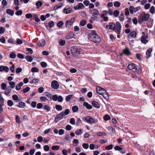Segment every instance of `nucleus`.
Segmentation results:
<instances>
[{
    "label": "nucleus",
    "instance_id": "1",
    "mask_svg": "<svg viewBox=\"0 0 155 155\" xmlns=\"http://www.w3.org/2000/svg\"><path fill=\"white\" fill-rule=\"evenodd\" d=\"M88 38H90L91 40L95 43H98L101 41L100 36L95 32L92 31L88 35Z\"/></svg>",
    "mask_w": 155,
    "mask_h": 155
},
{
    "label": "nucleus",
    "instance_id": "2",
    "mask_svg": "<svg viewBox=\"0 0 155 155\" xmlns=\"http://www.w3.org/2000/svg\"><path fill=\"white\" fill-rule=\"evenodd\" d=\"M71 51V54L75 57H78L80 54V48L76 46L72 47Z\"/></svg>",
    "mask_w": 155,
    "mask_h": 155
},
{
    "label": "nucleus",
    "instance_id": "3",
    "mask_svg": "<svg viewBox=\"0 0 155 155\" xmlns=\"http://www.w3.org/2000/svg\"><path fill=\"white\" fill-rule=\"evenodd\" d=\"M84 119L86 120V121L89 124L96 123L98 122V120L97 119L94 120L90 116L86 117Z\"/></svg>",
    "mask_w": 155,
    "mask_h": 155
},
{
    "label": "nucleus",
    "instance_id": "4",
    "mask_svg": "<svg viewBox=\"0 0 155 155\" xmlns=\"http://www.w3.org/2000/svg\"><path fill=\"white\" fill-rule=\"evenodd\" d=\"M115 25L114 31L117 32L118 34H120L121 29V26L119 22L117 21Z\"/></svg>",
    "mask_w": 155,
    "mask_h": 155
},
{
    "label": "nucleus",
    "instance_id": "5",
    "mask_svg": "<svg viewBox=\"0 0 155 155\" xmlns=\"http://www.w3.org/2000/svg\"><path fill=\"white\" fill-rule=\"evenodd\" d=\"M51 86L54 89H57L58 88L59 84L57 81L54 80L51 82Z\"/></svg>",
    "mask_w": 155,
    "mask_h": 155
},
{
    "label": "nucleus",
    "instance_id": "6",
    "mask_svg": "<svg viewBox=\"0 0 155 155\" xmlns=\"http://www.w3.org/2000/svg\"><path fill=\"white\" fill-rule=\"evenodd\" d=\"M142 34H143V35L141 37V41L142 43L145 44L148 42V41L146 39L148 38V36L147 35H145V33L144 32H143Z\"/></svg>",
    "mask_w": 155,
    "mask_h": 155
},
{
    "label": "nucleus",
    "instance_id": "7",
    "mask_svg": "<svg viewBox=\"0 0 155 155\" xmlns=\"http://www.w3.org/2000/svg\"><path fill=\"white\" fill-rule=\"evenodd\" d=\"M91 13L92 15L95 17H96L99 15V11L95 9L93 10H90Z\"/></svg>",
    "mask_w": 155,
    "mask_h": 155
},
{
    "label": "nucleus",
    "instance_id": "8",
    "mask_svg": "<svg viewBox=\"0 0 155 155\" xmlns=\"http://www.w3.org/2000/svg\"><path fill=\"white\" fill-rule=\"evenodd\" d=\"M137 33L136 31H133L130 32V34L128 35L127 37L130 38H135L137 37Z\"/></svg>",
    "mask_w": 155,
    "mask_h": 155
},
{
    "label": "nucleus",
    "instance_id": "9",
    "mask_svg": "<svg viewBox=\"0 0 155 155\" xmlns=\"http://www.w3.org/2000/svg\"><path fill=\"white\" fill-rule=\"evenodd\" d=\"M63 117V115L61 112L58 114L56 117L54 121L55 123H57L59 121L61 120Z\"/></svg>",
    "mask_w": 155,
    "mask_h": 155
},
{
    "label": "nucleus",
    "instance_id": "10",
    "mask_svg": "<svg viewBox=\"0 0 155 155\" xmlns=\"http://www.w3.org/2000/svg\"><path fill=\"white\" fill-rule=\"evenodd\" d=\"M96 90L98 93L101 95L105 92L106 91L105 90L99 86L97 87Z\"/></svg>",
    "mask_w": 155,
    "mask_h": 155
},
{
    "label": "nucleus",
    "instance_id": "11",
    "mask_svg": "<svg viewBox=\"0 0 155 155\" xmlns=\"http://www.w3.org/2000/svg\"><path fill=\"white\" fill-rule=\"evenodd\" d=\"M9 70L8 67L6 66H0V71L2 72L4 71L6 72H8Z\"/></svg>",
    "mask_w": 155,
    "mask_h": 155
},
{
    "label": "nucleus",
    "instance_id": "12",
    "mask_svg": "<svg viewBox=\"0 0 155 155\" xmlns=\"http://www.w3.org/2000/svg\"><path fill=\"white\" fill-rule=\"evenodd\" d=\"M152 51V49L150 48L148 49L146 52V58H148L151 56V52Z\"/></svg>",
    "mask_w": 155,
    "mask_h": 155
},
{
    "label": "nucleus",
    "instance_id": "13",
    "mask_svg": "<svg viewBox=\"0 0 155 155\" xmlns=\"http://www.w3.org/2000/svg\"><path fill=\"white\" fill-rule=\"evenodd\" d=\"M136 65L133 63H130L128 65L127 68L128 69L130 70H132L134 68H136Z\"/></svg>",
    "mask_w": 155,
    "mask_h": 155
},
{
    "label": "nucleus",
    "instance_id": "14",
    "mask_svg": "<svg viewBox=\"0 0 155 155\" xmlns=\"http://www.w3.org/2000/svg\"><path fill=\"white\" fill-rule=\"evenodd\" d=\"M84 7V6L83 4L81 3H80L78 5L74 7V9L75 10H78L80 8H83Z\"/></svg>",
    "mask_w": 155,
    "mask_h": 155
},
{
    "label": "nucleus",
    "instance_id": "15",
    "mask_svg": "<svg viewBox=\"0 0 155 155\" xmlns=\"http://www.w3.org/2000/svg\"><path fill=\"white\" fill-rule=\"evenodd\" d=\"M73 23V22H71V21L69 20L67 21L66 23V27L68 29H70Z\"/></svg>",
    "mask_w": 155,
    "mask_h": 155
},
{
    "label": "nucleus",
    "instance_id": "16",
    "mask_svg": "<svg viewBox=\"0 0 155 155\" xmlns=\"http://www.w3.org/2000/svg\"><path fill=\"white\" fill-rule=\"evenodd\" d=\"M123 53L127 55H129L130 54L129 49L128 48L126 47L123 51Z\"/></svg>",
    "mask_w": 155,
    "mask_h": 155
},
{
    "label": "nucleus",
    "instance_id": "17",
    "mask_svg": "<svg viewBox=\"0 0 155 155\" xmlns=\"http://www.w3.org/2000/svg\"><path fill=\"white\" fill-rule=\"evenodd\" d=\"M83 105L85 106L86 108L88 109H91L92 108V106L87 102H84Z\"/></svg>",
    "mask_w": 155,
    "mask_h": 155
},
{
    "label": "nucleus",
    "instance_id": "18",
    "mask_svg": "<svg viewBox=\"0 0 155 155\" xmlns=\"http://www.w3.org/2000/svg\"><path fill=\"white\" fill-rule=\"evenodd\" d=\"M72 10V8L71 7H69L67 8H64L63 10V11L64 13L66 14H67L70 13Z\"/></svg>",
    "mask_w": 155,
    "mask_h": 155
},
{
    "label": "nucleus",
    "instance_id": "19",
    "mask_svg": "<svg viewBox=\"0 0 155 155\" xmlns=\"http://www.w3.org/2000/svg\"><path fill=\"white\" fill-rule=\"evenodd\" d=\"M92 105L94 107L97 108H99L100 107V106L99 103L97 101H94L92 102Z\"/></svg>",
    "mask_w": 155,
    "mask_h": 155
},
{
    "label": "nucleus",
    "instance_id": "20",
    "mask_svg": "<svg viewBox=\"0 0 155 155\" xmlns=\"http://www.w3.org/2000/svg\"><path fill=\"white\" fill-rule=\"evenodd\" d=\"M74 35V34L73 33L70 32L66 36V38L67 39H69L73 38Z\"/></svg>",
    "mask_w": 155,
    "mask_h": 155
},
{
    "label": "nucleus",
    "instance_id": "21",
    "mask_svg": "<svg viewBox=\"0 0 155 155\" xmlns=\"http://www.w3.org/2000/svg\"><path fill=\"white\" fill-rule=\"evenodd\" d=\"M23 85V82H20L19 84L17 85L16 86L15 89L17 91H19L20 90L21 87Z\"/></svg>",
    "mask_w": 155,
    "mask_h": 155
},
{
    "label": "nucleus",
    "instance_id": "22",
    "mask_svg": "<svg viewBox=\"0 0 155 155\" xmlns=\"http://www.w3.org/2000/svg\"><path fill=\"white\" fill-rule=\"evenodd\" d=\"M25 104L22 101H21L19 102L16 106L19 108H23V107H25Z\"/></svg>",
    "mask_w": 155,
    "mask_h": 155
},
{
    "label": "nucleus",
    "instance_id": "23",
    "mask_svg": "<svg viewBox=\"0 0 155 155\" xmlns=\"http://www.w3.org/2000/svg\"><path fill=\"white\" fill-rule=\"evenodd\" d=\"M12 98L13 99L15 100L16 102H18L20 101V100L18 98V96L16 95H13L12 96Z\"/></svg>",
    "mask_w": 155,
    "mask_h": 155
},
{
    "label": "nucleus",
    "instance_id": "24",
    "mask_svg": "<svg viewBox=\"0 0 155 155\" xmlns=\"http://www.w3.org/2000/svg\"><path fill=\"white\" fill-rule=\"evenodd\" d=\"M39 81V79L38 78H34L31 81H30V83L31 84H34L38 83Z\"/></svg>",
    "mask_w": 155,
    "mask_h": 155
},
{
    "label": "nucleus",
    "instance_id": "25",
    "mask_svg": "<svg viewBox=\"0 0 155 155\" xmlns=\"http://www.w3.org/2000/svg\"><path fill=\"white\" fill-rule=\"evenodd\" d=\"M73 95L72 94H69L66 96L65 98L66 102H68L73 97Z\"/></svg>",
    "mask_w": 155,
    "mask_h": 155
},
{
    "label": "nucleus",
    "instance_id": "26",
    "mask_svg": "<svg viewBox=\"0 0 155 155\" xmlns=\"http://www.w3.org/2000/svg\"><path fill=\"white\" fill-rule=\"evenodd\" d=\"M72 109L73 112H76L78 111L79 108L78 106L74 105L72 107Z\"/></svg>",
    "mask_w": 155,
    "mask_h": 155
},
{
    "label": "nucleus",
    "instance_id": "27",
    "mask_svg": "<svg viewBox=\"0 0 155 155\" xmlns=\"http://www.w3.org/2000/svg\"><path fill=\"white\" fill-rule=\"evenodd\" d=\"M6 13L11 16H13L14 14V11L11 9H7L6 10Z\"/></svg>",
    "mask_w": 155,
    "mask_h": 155
},
{
    "label": "nucleus",
    "instance_id": "28",
    "mask_svg": "<svg viewBox=\"0 0 155 155\" xmlns=\"http://www.w3.org/2000/svg\"><path fill=\"white\" fill-rule=\"evenodd\" d=\"M110 27L109 28L110 29L114 30L115 27V24L113 22H111L109 24Z\"/></svg>",
    "mask_w": 155,
    "mask_h": 155
},
{
    "label": "nucleus",
    "instance_id": "29",
    "mask_svg": "<svg viewBox=\"0 0 155 155\" xmlns=\"http://www.w3.org/2000/svg\"><path fill=\"white\" fill-rule=\"evenodd\" d=\"M45 41L44 39H42L39 41V45L41 47L44 46L45 45Z\"/></svg>",
    "mask_w": 155,
    "mask_h": 155
},
{
    "label": "nucleus",
    "instance_id": "30",
    "mask_svg": "<svg viewBox=\"0 0 155 155\" xmlns=\"http://www.w3.org/2000/svg\"><path fill=\"white\" fill-rule=\"evenodd\" d=\"M119 20L121 21H123L124 20V15L123 12L121 13V14L119 17Z\"/></svg>",
    "mask_w": 155,
    "mask_h": 155
},
{
    "label": "nucleus",
    "instance_id": "31",
    "mask_svg": "<svg viewBox=\"0 0 155 155\" xmlns=\"http://www.w3.org/2000/svg\"><path fill=\"white\" fill-rule=\"evenodd\" d=\"M150 17V15L148 14H144L143 17L144 20L146 21H147Z\"/></svg>",
    "mask_w": 155,
    "mask_h": 155
},
{
    "label": "nucleus",
    "instance_id": "32",
    "mask_svg": "<svg viewBox=\"0 0 155 155\" xmlns=\"http://www.w3.org/2000/svg\"><path fill=\"white\" fill-rule=\"evenodd\" d=\"M70 112V111L68 109H66L64 111H62L61 112L63 115H68Z\"/></svg>",
    "mask_w": 155,
    "mask_h": 155
},
{
    "label": "nucleus",
    "instance_id": "33",
    "mask_svg": "<svg viewBox=\"0 0 155 155\" xmlns=\"http://www.w3.org/2000/svg\"><path fill=\"white\" fill-rule=\"evenodd\" d=\"M55 108L58 111H61L62 110V107L61 105H55Z\"/></svg>",
    "mask_w": 155,
    "mask_h": 155
},
{
    "label": "nucleus",
    "instance_id": "34",
    "mask_svg": "<svg viewBox=\"0 0 155 155\" xmlns=\"http://www.w3.org/2000/svg\"><path fill=\"white\" fill-rule=\"evenodd\" d=\"M9 84L12 89L14 88L15 87V83L13 81H10L9 82Z\"/></svg>",
    "mask_w": 155,
    "mask_h": 155
},
{
    "label": "nucleus",
    "instance_id": "35",
    "mask_svg": "<svg viewBox=\"0 0 155 155\" xmlns=\"http://www.w3.org/2000/svg\"><path fill=\"white\" fill-rule=\"evenodd\" d=\"M11 89L9 87H8L6 89L5 91V94L6 95H8L11 92Z\"/></svg>",
    "mask_w": 155,
    "mask_h": 155
},
{
    "label": "nucleus",
    "instance_id": "36",
    "mask_svg": "<svg viewBox=\"0 0 155 155\" xmlns=\"http://www.w3.org/2000/svg\"><path fill=\"white\" fill-rule=\"evenodd\" d=\"M25 58L27 61L31 62L32 61L33 58L32 57L29 56H26L25 57Z\"/></svg>",
    "mask_w": 155,
    "mask_h": 155
},
{
    "label": "nucleus",
    "instance_id": "37",
    "mask_svg": "<svg viewBox=\"0 0 155 155\" xmlns=\"http://www.w3.org/2000/svg\"><path fill=\"white\" fill-rule=\"evenodd\" d=\"M31 71L32 72H39V70L36 67H34L32 68L31 70Z\"/></svg>",
    "mask_w": 155,
    "mask_h": 155
},
{
    "label": "nucleus",
    "instance_id": "38",
    "mask_svg": "<svg viewBox=\"0 0 155 155\" xmlns=\"http://www.w3.org/2000/svg\"><path fill=\"white\" fill-rule=\"evenodd\" d=\"M150 13L152 14H153L154 13L155 11V9L154 6H152L151 7L150 9Z\"/></svg>",
    "mask_w": 155,
    "mask_h": 155
},
{
    "label": "nucleus",
    "instance_id": "39",
    "mask_svg": "<svg viewBox=\"0 0 155 155\" xmlns=\"http://www.w3.org/2000/svg\"><path fill=\"white\" fill-rule=\"evenodd\" d=\"M15 120L16 123L18 124H20L21 122L20 118L18 115H17L16 116Z\"/></svg>",
    "mask_w": 155,
    "mask_h": 155
},
{
    "label": "nucleus",
    "instance_id": "40",
    "mask_svg": "<svg viewBox=\"0 0 155 155\" xmlns=\"http://www.w3.org/2000/svg\"><path fill=\"white\" fill-rule=\"evenodd\" d=\"M16 57V54L15 53L12 52L10 54V57L12 59H14Z\"/></svg>",
    "mask_w": 155,
    "mask_h": 155
},
{
    "label": "nucleus",
    "instance_id": "41",
    "mask_svg": "<svg viewBox=\"0 0 155 155\" xmlns=\"http://www.w3.org/2000/svg\"><path fill=\"white\" fill-rule=\"evenodd\" d=\"M113 145L112 144H110L108 146H107L105 147V149L106 150H110L112 149Z\"/></svg>",
    "mask_w": 155,
    "mask_h": 155
},
{
    "label": "nucleus",
    "instance_id": "42",
    "mask_svg": "<svg viewBox=\"0 0 155 155\" xmlns=\"http://www.w3.org/2000/svg\"><path fill=\"white\" fill-rule=\"evenodd\" d=\"M22 14V11L21 10H20L17 11L15 13L17 15H21Z\"/></svg>",
    "mask_w": 155,
    "mask_h": 155
},
{
    "label": "nucleus",
    "instance_id": "43",
    "mask_svg": "<svg viewBox=\"0 0 155 155\" xmlns=\"http://www.w3.org/2000/svg\"><path fill=\"white\" fill-rule=\"evenodd\" d=\"M82 130L80 129L76 131L75 133L77 135H80L82 134Z\"/></svg>",
    "mask_w": 155,
    "mask_h": 155
},
{
    "label": "nucleus",
    "instance_id": "44",
    "mask_svg": "<svg viewBox=\"0 0 155 155\" xmlns=\"http://www.w3.org/2000/svg\"><path fill=\"white\" fill-rule=\"evenodd\" d=\"M42 5V2L40 1H38L36 3V5L38 7V8L39 7L41 6Z\"/></svg>",
    "mask_w": 155,
    "mask_h": 155
},
{
    "label": "nucleus",
    "instance_id": "45",
    "mask_svg": "<svg viewBox=\"0 0 155 155\" xmlns=\"http://www.w3.org/2000/svg\"><path fill=\"white\" fill-rule=\"evenodd\" d=\"M44 109L47 110V112L50 110L51 108L48 105H45L44 106Z\"/></svg>",
    "mask_w": 155,
    "mask_h": 155
},
{
    "label": "nucleus",
    "instance_id": "46",
    "mask_svg": "<svg viewBox=\"0 0 155 155\" xmlns=\"http://www.w3.org/2000/svg\"><path fill=\"white\" fill-rule=\"evenodd\" d=\"M7 104L9 107H11L13 105V103L11 100H8L7 101Z\"/></svg>",
    "mask_w": 155,
    "mask_h": 155
},
{
    "label": "nucleus",
    "instance_id": "47",
    "mask_svg": "<svg viewBox=\"0 0 155 155\" xmlns=\"http://www.w3.org/2000/svg\"><path fill=\"white\" fill-rule=\"evenodd\" d=\"M114 6L116 7H119L120 5V3L118 1H116L114 2Z\"/></svg>",
    "mask_w": 155,
    "mask_h": 155
},
{
    "label": "nucleus",
    "instance_id": "48",
    "mask_svg": "<svg viewBox=\"0 0 155 155\" xmlns=\"http://www.w3.org/2000/svg\"><path fill=\"white\" fill-rule=\"evenodd\" d=\"M59 44L61 46H64L65 44V41L64 40L60 39L59 40Z\"/></svg>",
    "mask_w": 155,
    "mask_h": 155
},
{
    "label": "nucleus",
    "instance_id": "49",
    "mask_svg": "<svg viewBox=\"0 0 155 155\" xmlns=\"http://www.w3.org/2000/svg\"><path fill=\"white\" fill-rule=\"evenodd\" d=\"M134 7L132 6H130V7L129 10L131 14H133L134 12Z\"/></svg>",
    "mask_w": 155,
    "mask_h": 155
},
{
    "label": "nucleus",
    "instance_id": "50",
    "mask_svg": "<svg viewBox=\"0 0 155 155\" xmlns=\"http://www.w3.org/2000/svg\"><path fill=\"white\" fill-rule=\"evenodd\" d=\"M44 149L45 151H48L50 149L49 146L48 145H45L44 146Z\"/></svg>",
    "mask_w": 155,
    "mask_h": 155
},
{
    "label": "nucleus",
    "instance_id": "51",
    "mask_svg": "<svg viewBox=\"0 0 155 155\" xmlns=\"http://www.w3.org/2000/svg\"><path fill=\"white\" fill-rule=\"evenodd\" d=\"M40 64L43 68H45L47 66V64L45 62H41Z\"/></svg>",
    "mask_w": 155,
    "mask_h": 155
},
{
    "label": "nucleus",
    "instance_id": "52",
    "mask_svg": "<svg viewBox=\"0 0 155 155\" xmlns=\"http://www.w3.org/2000/svg\"><path fill=\"white\" fill-rule=\"evenodd\" d=\"M101 95H102L104 97L105 99H107V98L109 96L108 94L106 91H105V92H104V93H103V94Z\"/></svg>",
    "mask_w": 155,
    "mask_h": 155
},
{
    "label": "nucleus",
    "instance_id": "53",
    "mask_svg": "<svg viewBox=\"0 0 155 155\" xmlns=\"http://www.w3.org/2000/svg\"><path fill=\"white\" fill-rule=\"evenodd\" d=\"M114 16L115 17H117L119 14V12L117 10H115L113 13Z\"/></svg>",
    "mask_w": 155,
    "mask_h": 155
},
{
    "label": "nucleus",
    "instance_id": "54",
    "mask_svg": "<svg viewBox=\"0 0 155 155\" xmlns=\"http://www.w3.org/2000/svg\"><path fill=\"white\" fill-rule=\"evenodd\" d=\"M1 86L2 88V89L3 90H5L6 89L7 85L5 83H3L1 85Z\"/></svg>",
    "mask_w": 155,
    "mask_h": 155
},
{
    "label": "nucleus",
    "instance_id": "55",
    "mask_svg": "<svg viewBox=\"0 0 155 155\" xmlns=\"http://www.w3.org/2000/svg\"><path fill=\"white\" fill-rule=\"evenodd\" d=\"M59 147L58 146V145L53 146L51 147L52 149L53 150H59Z\"/></svg>",
    "mask_w": 155,
    "mask_h": 155
},
{
    "label": "nucleus",
    "instance_id": "56",
    "mask_svg": "<svg viewBox=\"0 0 155 155\" xmlns=\"http://www.w3.org/2000/svg\"><path fill=\"white\" fill-rule=\"evenodd\" d=\"M58 97L57 95H53L52 97V100L54 101H56L58 100Z\"/></svg>",
    "mask_w": 155,
    "mask_h": 155
},
{
    "label": "nucleus",
    "instance_id": "57",
    "mask_svg": "<svg viewBox=\"0 0 155 155\" xmlns=\"http://www.w3.org/2000/svg\"><path fill=\"white\" fill-rule=\"evenodd\" d=\"M30 89V88L29 87H27L24 89L23 91L24 93H26L29 91Z\"/></svg>",
    "mask_w": 155,
    "mask_h": 155
},
{
    "label": "nucleus",
    "instance_id": "58",
    "mask_svg": "<svg viewBox=\"0 0 155 155\" xmlns=\"http://www.w3.org/2000/svg\"><path fill=\"white\" fill-rule=\"evenodd\" d=\"M82 147L85 149H87L89 147V144L87 143H84L82 144Z\"/></svg>",
    "mask_w": 155,
    "mask_h": 155
},
{
    "label": "nucleus",
    "instance_id": "59",
    "mask_svg": "<svg viewBox=\"0 0 155 155\" xmlns=\"http://www.w3.org/2000/svg\"><path fill=\"white\" fill-rule=\"evenodd\" d=\"M17 57L19 58L23 59L24 58V55L21 53H18L17 54Z\"/></svg>",
    "mask_w": 155,
    "mask_h": 155
},
{
    "label": "nucleus",
    "instance_id": "60",
    "mask_svg": "<svg viewBox=\"0 0 155 155\" xmlns=\"http://www.w3.org/2000/svg\"><path fill=\"white\" fill-rule=\"evenodd\" d=\"M43 104L41 103H38L37 104V108L38 109H41L42 107Z\"/></svg>",
    "mask_w": 155,
    "mask_h": 155
},
{
    "label": "nucleus",
    "instance_id": "61",
    "mask_svg": "<svg viewBox=\"0 0 155 155\" xmlns=\"http://www.w3.org/2000/svg\"><path fill=\"white\" fill-rule=\"evenodd\" d=\"M114 149L116 150H122V148L118 146H116L114 147Z\"/></svg>",
    "mask_w": 155,
    "mask_h": 155
},
{
    "label": "nucleus",
    "instance_id": "62",
    "mask_svg": "<svg viewBox=\"0 0 155 155\" xmlns=\"http://www.w3.org/2000/svg\"><path fill=\"white\" fill-rule=\"evenodd\" d=\"M54 25V22L52 21H50L48 23V25L51 28L53 27Z\"/></svg>",
    "mask_w": 155,
    "mask_h": 155
},
{
    "label": "nucleus",
    "instance_id": "63",
    "mask_svg": "<svg viewBox=\"0 0 155 155\" xmlns=\"http://www.w3.org/2000/svg\"><path fill=\"white\" fill-rule=\"evenodd\" d=\"M86 23V21L85 20H83L81 21L80 23V25L82 26H84Z\"/></svg>",
    "mask_w": 155,
    "mask_h": 155
},
{
    "label": "nucleus",
    "instance_id": "64",
    "mask_svg": "<svg viewBox=\"0 0 155 155\" xmlns=\"http://www.w3.org/2000/svg\"><path fill=\"white\" fill-rule=\"evenodd\" d=\"M58 100L59 102H62L63 100V97L62 96L59 95L58 96Z\"/></svg>",
    "mask_w": 155,
    "mask_h": 155
}]
</instances>
